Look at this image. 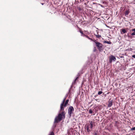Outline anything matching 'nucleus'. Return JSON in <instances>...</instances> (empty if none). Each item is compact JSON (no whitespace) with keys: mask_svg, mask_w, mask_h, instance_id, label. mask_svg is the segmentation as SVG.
Listing matches in <instances>:
<instances>
[{"mask_svg":"<svg viewBox=\"0 0 135 135\" xmlns=\"http://www.w3.org/2000/svg\"><path fill=\"white\" fill-rule=\"evenodd\" d=\"M65 113L64 111L59 113L57 116L54 119V123H58L65 118Z\"/></svg>","mask_w":135,"mask_h":135,"instance_id":"obj_1","label":"nucleus"},{"mask_svg":"<svg viewBox=\"0 0 135 135\" xmlns=\"http://www.w3.org/2000/svg\"><path fill=\"white\" fill-rule=\"evenodd\" d=\"M89 122H90V124L86 125L84 127L85 129H86L87 132L89 133L91 131V130L89 129V126H90V129H92L93 127V124L95 123L94 122L89 121Z\"/></svg>","mask_w":135,"mask_h":135,"instance_id":"obj_2","label":"nucleus"},{"mask_svg":"<svg viewBox=\"0 0 135 135\" xmlns=\"http://www.w3.org/2000/svg\"><path fill=\"white\" fill-rule=\"evenodd\" d=\"M66 98H65L64 99L61 104L60 105V110L61 111H64V108L63 107H66V106L67 104H68L69 102V100L67 99L66 100L64 104V103Z\"/></svg>","mask_w":135,"mask_h":135,"instance_id":"obj_3","label":"nucleus"},{"mask_svg":"<svg viewBox=\"0 0 135 135\" xmlns=\"http://www.w3.org/2000/svg\"><path fill=\"white\" fill-rule=\"evenodd\" d=\"M74 110L73 107L72 106H70L68 109V113L69 118L71 116L72 114L73 113Z\"/></svg>","mask_w":135,"mask_h":135,"instance_id":"obj_4","label":"nucleus"},{"mask_svg":"<svg viewBox=\"0 0 135 135\" xmlns=\"http://www.w3.org/2000/svg\"><path fill=\"white\" fill-rule=\"evenodd\" d=\"M95 43L97 47L100 51H102L103 50V46L101 43L97 42H95Z\"/></svg>","mask_w":135,"mask_h":135,"instance_id":"obj_5","label":"nucleus"},{"mask_svg":"<svg viewBox=\"0 0 135 135\" xmlns=\"http://www.w3.org/2000/svg\"><path fill=\"white\" fill-rule=\"evenodd\" d=\"M116 60L115 57L113 56L112 55H111V57H110L109 62L110 63H111L112 62V61H115Z\"/></svg>","mask_w":135,"mask_h":135,"instance_id":"obj_6","label":"nucleus"},{"mask_svg":"<svg viewBox=\"0 0 135 135\" xmlns=\"http://www.w3.org/2000/svg\"><path fill=\"white\" fill-rule=\"evenodd\" d=\"M108 107H111L113 105V100H111V99H110L108 101Z\"/></svg>","mask_w":135,"mask_h":135,"instance_id":"obj_7","label":"nucleus"},{"mask_svg":"<svg viewBox=\"0 0 135 135\" xmlns=\"http://www.w3.org/2000/svg\"><path fill=\"white\" fill-rule=\"evenodd\" d=\"M120 124V123L118 121H115L114 126H115L117 127Z\"/></svg>","mask_w":135,"mask_h":135,"instance_id":"obj_8","label":"nucleus"},{"mask_svg":"<svg viewBox=\"0 0 135 135\" xmlns=\"http://www.w3.org/2000/svg\"><path fill=\"white\" fill-rule=\"evenodd\" d=\"M129 13V11L128 10H127L126 11L125 13V15L126 16H127Z\"/></svg>","mask_w":135,"mask_h":135,"instance_id":"obj_9","label":"nucleus"},{"mask_svg":"<svg viewBox=\"0 0 135 135\" xmlns=\"http://www.w3.org/2000/svg\"><path fill=\"white\" fill-rule=\"evenodd\" d=\"M132 31H133L134 32L131 34V35L132 36L135 35V28L132 29L131 30Z\"/></svg>","mask_w":135,"mask_h":135,"instance_id":"obj_10","label":"nucleus"},{"mask_svg":"<svg viewBox=\"0 0 135 135\" xmlns=\"http://www.w3.org/2000/svg\"><path fill=\"white\" fill-rule=\"evenodd\" d=\"M79 32L81 34V36H85H85H86V35H85L84 34V33H83V32L81 30H80L79 31Z\"/></svg>","mask_w":135,"mask_h":135,"instance_id":"obj_11","label":"nucleus"},{"mask_svg":"<svg viewBox=\"0 0 135 135\" xmlns=\"http://www.w3.org/2000/svg\"><path fill=\"white\" fill-rule=\"evenodd\" d=\"M104 43H107L108 44H112V42L110 41H104Z\"/></svg>","mask_w":135,"mask_h":135,"instance_id":"obj_12","label":"nucleus"},{"mask_svg":"<svg viewBox=\"0 0 135 135\" xmlns=\"http://www.w3.org/2000/svg\"><path fill=\"white\" fill-rule=\"evenodd\" d=\"M85 37L88 38V39L90 40L91 41H93V40L91 38L89 37L88 35H86Z\"/></svg>","mask_w":135,"mask_h":135,"instance_id":"obj_13","label":"nucleus"},{"mask_svg":"<svg viewBox=\"0 0 135 135\" xmlns=\"http://www.w3.org/2000/svg\"><path fill=\"white\" fill-rule=\"evenodd\" d=\"M78 79V77H77L76 78V79L74 80V81H73V83H72V84L73 85V84H75V81H76V80H77Z\"/></svg>","mask_w":135,"mask_h":135,"instance_id":"obj_14","label":"nucleus"},{"mask_svg":"<svg viewBox=\"0 0 135 135\" xmlns=\"http://www.w3.org/2000/svg\"><path fill=\"white\" fill-rule=\"evenodd\" d=\"M89 113L92 114L93 113V111L91 109H89Z\"/></svg>","mask_w":135,"mask_h":135,"instance_id":"obj_15","label":"nucleus"},{"mask_svg":"<svg viewBox=\"0 0 135 135\" xmlns=\"http://www.w3.org/2000/svg\"><path fill=\"white\" fill-rule=\"evenodd\" d=\"M95 35L96 36V37L98 38H99L100 37H101V36L100 35H95Z\"/></svg>","mask_w":135,"mask_h":135,"instance_id":"obj_16","label":"nucleus"},{"mask_svg":"<svg viewBox=\"0 0 135 135\" xmlns=\"http://www.w3.org/2000/svg\"><path fill=\"white\" fill-rule=\"evenodd\" d=\"M122 31L123 33H125L126 32V31L125 29H122Z\"/></svg>","mask_w":135,"mask_h":135,"instance_id":"obj_17","label":"nucleus"},{"mask_svg":"<svg viewBox=\"0 0 135 135\" xmlns=\"http://www.w3.org/2000/svg\"><path fill=\"white\" fill-rule=\"evenodd\" d=\"M103 93L102 92V91H99L98 92V94L99 95H100L102 94Z\"/></svg>","mask_w":135,"mask_h":135,"instance_id":"obj_18","label":"nucleus"},{"mask_svg":"<svg viewBox=\"0 0 135 135\" xmlns=\"http://www.w3.org/2000/svg\"><path fill=\"white\" fill-rule=\"evenodd\" d=\"M131 131H135V127L131 128Z\"/></svg>","mask_w":135,"mask_h":135,"instance_id":"obj_19","label":"nucleus"},{"mask_svg":"<svg viewBox=\"0 0 135 135\" xmlns=\"http://www.w3.org/2000/svg\"><path fill=\"white\" fill-rule=\"evenodd\" d=\"M49 135H54V133L52 132L50 133Z\"/></svg>","mask_w":135,"mask_h":135,"instance_id":"obj_20","label":"nucleus"},{"mask_svg":"<svg viewBox=\"0 0 135 135\" xmlns=\"http://www.w3.org/2000/svg\"><path fill=\"white\" fill-rule=\"evenodd\" d=\"M76 27L78 28L80 30V28L77 25H76Z\"/></svg>","mask_w":135,"mask_h":135,"instance_id":"obj_21","label":"nucleus"},{"mask_svg":"<svg viewBox=\"0 0 135 135\" xmlns=\"http://www.w3.org/2000/svg\"><path fill=\"white\" fill-rule=\"evenodd\" d=\"M132 57L134 58H135V55H133L132 56Z\"/></svg>","mask_w":135,"mask_h":135,"instance_id":"obj_22","label":"nucleus"},{"mask_svg":"<svg viewBox=\"0 0 135 135\" xmlns=\"http://www.w3.org/2000/svg\"><path fill=\"white\" fill-rule=\"evenodd\" d=\"M77 76H78L77 77H79V76H80V73H78V74Z\"/></svg>","mask_w":135,"mask_h":135,"instance_id":"obj_23","label":"nucleus"},{"mask_svg":"<svg viewBox=\"0 0 135 135\" xmlns=\"http://www.w3.org/2000/svg\"><path fill=\"white\" fill-rule=\"evenodd\" d=\"M56 124H54L53 125V127H54V128H55L56 127Z\"/></svg>","mask_w":135,"mask_h":135,"instance_id":"obj_24","label":"nucleus"},{"mask_svg":"<svg viewBox=\"0 0 135 135\" xmlns=\"http://www.w3.org/2000/svg\"><path fill=\"white\" fill-rule=\"evenodd\" d=\"M94 135H97V133H95Z\"/></svg>","mask_w":135,"mask_h":135,"instance_id":"obj_25","label":"nucleus"},{"mask_svg":"<svg viewBox=\"0 0 135 135\" xmlns=\"http://www.w3.org/2000/svg\"><path fill=\"white\" fill-rule=\"evenodd\" d=\"M120 58H124V56H121L120 57Z\"/></svg>","mask_w":135,"mask_h":135,"instance_id":"obj_26","label":"nucleus"},{"mask_svg":"<svg viewBox=\"0 0 135 135\" xmlns=\"http://www.w3.org/2000/svg\"><path fill=\"white\" fill-rule=\"evenodd\" d=\"M93 41H94V42H95H95H96V41L95 40H93Z\"/></svg>","mask_w":135,"mask_h":135,"instance_id":"obj_27","label":"nucleus"},{"mask_svg":"<svg viewBox=\"0 0 135 135\" xmlns=\"http://www.w3.org/2000/svg\"><path fill=\"white\" fill-rule=\"evenodd\" d=\"M44 3H41V4L42 5H43L44 4Z\"/></svg>","mask_w":135,"mask_h":135,"instance_id":"obj_28","label":"nucleus"},{"mask_svg":"<svg viewBox=\"0 0 135 135\" xmlns=\"http://www.w3.org/2000/svg\"><path fill=\"white\" fill-rule=\"evenodd\" d=\"M79 10L80 11V10H81V9H80V8H79Z\"/></svg>","mask_w":135,"mask_h":135,"instance_id":"obj_29","label":"nucleus"},{"mask_svg":"<svg viewBox=\"0 0 135 135\" xmlns=\"http://www.w3.org/2000/svg\"><path fill=\"white\" fill-rule=\"evenodd\" d=\"M98 99H95V100H96V101H97Z\"/></svg>","mask_w":135,"mask_h":135,"instance_id":"obj_30","label":"nucleus"},{"mask_svg":"<svg viewBox=\"0 0 135 135\" xmlns=\"http://www.w3.org/2000/svg\"><path fill=\"white\" fill-rule=\"evenodd\" d=\"M101 6H102V5H101Z\"/></svg>","mask_w":135,"mask_h":135,"instance_id":"obj_31","label":"nucleus"}]
</instances>
